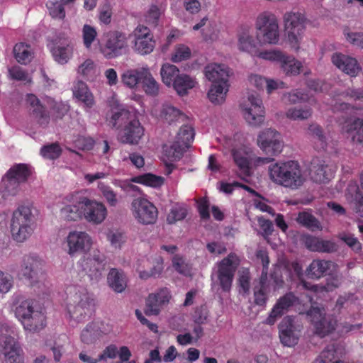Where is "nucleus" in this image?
<instances>
[{"label": "nucleus", "mask_w": 363, "mask_h": 363, "mask_svg": "<svg viewBox=\"0 0 363 363\" xmlns=\"http://www.w3.org/2000/svg\"><path fill=\"white\" fill-rule=\"evenodd\" d=\"M191 55L190 49L182 44L175 47L174 52L172 55L171 60L174 62H180L190 58Z\"/></svg>", "instance_id": "e2e57ef3"}, {"label": "nucleus", "mask_w": 363, "mask_h": 363, "mask_svg": "<svg viewBox=\"0 0 363 363\" xmlns=\"http://www.w3.org/2000/svg\"><path fill=\"white\" fill-rule=\"evenodd\" d=\"M9 74L13 79L26 82V83L32 82L31 78L28 76V73L18 66H14L9 69Z\"/></svg>", "instance_id": "338daca9"}, {"label": "nucleus", "mask_w": 363, "mask_h": 363, "mask_svg": "<svg viewBox=\"0 0 363 363\" xmlns=\"http://www.w3.org/2000/svg\"><path fill=\"white\" fill-rule=\"evenodd\" d=\"M240 264V259L233 253L229 254L217 264L216 276L217 281L225 292L230 291L235 273Z\"/></svg>", "instance_id": "39448f33"}, {"label": "nucleus", "mask_w": 363, "mask_h": 363, "mask_svg": "<svg viewBox=\"0 0 363 363\" xmlns=\"http://www.w3.org/2000/svg\"><path fill=\"white\" fill-rule=\"evenodd\" d=\"M21 184L4 175L0 183V194L4 199L15 196L19 192Z\"/></svg>", "instance_id": "72a5a7b5"}, {"label": "nucleus", "mask_w": 363, "mask_h": 363, "mask_svg": "<svg viewBox=\"0 0 363 363\" xmlns=\"http://www.w3.org/2000/svg\"><path fill=\"white\" fill-rule=\"evenodd\" d=\"M144 134V128L141 125L138 117L122 129L119 139L122 143L136 145Z\"/></svg>", "instance_id": "a211bd4d"}, {"label": "nucleus", "mask_w": 363, "mask_h": 363, "mask_svg": "<svg viewBox=\"0 0 363 363\" xmlns=\"http://www.w3.org/2000/svg\"><path fill=\"white\" fill-rule=\"evenodd\" d=\"M35 227V216L30 205L20 206L13 213L11 232L13 238L23 242L33 233Z\"/></svg>", "instance_id": "f257e3e1"}, {"label": "nucleus", "mask_w": 363, "mask_h": 363, "mask_svg": "<svg viewBox=\"0 0 363 363\" xmlns=\"http://www.w3.org/2000/svg\"><path fill=\"white\" fill-rule=\"evenodd\" d=\"M307 314L318 335L324 337L335 330L336 320L332 316L326 315L323 308L312 306Z\"/></svg>", "instance_id": "6e6552de"}, {"label": "nucleus", "mask_w": 363, "mask_h": 363, "mask_svg": "<svg viewBox=\"0 0 363 363\" xmlns=\"http://www.w3.org/2000/svg\"><path fill=\"white\" fill-rule=\"evenodd\" d=\"M274 63L279 64L286 73L298 74L301 72V62L276 50H274Z\"/></svg>", "instance_id": "a878e982"}, {"label": "nucleus", "mask_w": 363, "mask_h": 363, "mask_svg": "<svg viewBox=\"0 0 363 363\" xmlns=\"http://www.w3.org/2000/svg\"><path fill=\"white\" fill-rule=\"evenodd\" d=\"M145 67L125 71L121 76L123 83L130 88L135 87L139 82H141L143 70Z\"/></svg>", "instance_id": "09e8293b"}, {"label": "nucleus", "mask_w": 363, "mask_h": 363, "mask_svg": "<svg viewBox=\"0 0 363 363\" xmlns=\"http://www.w3.org/2000/svg\"><path fill=\"white\" fill-rule=\"evenodd\" d=\"M34 302L32 300H24L21 301L15 308V315L16 318L21 322L28 319L33 312L35 310L33 307Z\"/></svg>", "instance_id": "de8ad7c7"}, {"label": "nucleus", "mask_w": 363, "mask_h": 363, "mask_svg": "<svg viewBox=\"0 0 363 363\" xmlns=\"http://www.w3.org/2000/svg\"><path fill=\"white\" fill-rule=\"evenodd\" d=\"M333 64L344 73L354 77L359 74L362 67L356 58L340 52H335L331 57Z\"/></svg>", "instance_id": "f3484780"}, {"label": "nucleus", "mask_w": 363, "mask_h": 363, "mask_svg": "<svg viewBox=\"0 0 363 363\" xmlns=\"http://www.w3.org/2000/svg\"><path fill=\"white\" fill-rule=\"evenodd\" d=\"M67 301L72 305L87 306L93 309L94 307V301L91 295L81 286H73L67 289Z\"/></svg>", "instance_id": "6ab92c4d"}, {"label": "nucleus", "mask_w": 363, "mask_h": 363, "mask_svg": "<svg viewBox=\"0 0 363 363\" xmlns=\"http://www.w3.org/2000/svg\"><path fill=\"white\" fill-rule=\"evenodd\" d=\"M257 38L260 45L272 43V14L264 11L259 14L256 21Z\"/></svg>", "instance_id": "2eb2a0df"}, {"label": "nucleus", "mask_w": 363, "mask_h": 363, "mask_svg": "<svg viewBox=\"0 0 363 363\" xmlns=\"http://www.w3.org/2000/svg\"><path fill=\"white\" fill-rule=\"evenodd\" d=\"M141 83L147 94L155 96L159 91V84L154 79L148 68L145 67V70L141 72Z\"/></svg>", "instance_id": "c03bdc74"}, {"label": "nucleus", "mask_w": 363, "mask_h": 363, "mask_svg": "<svg viewBox=\"0 0 363 363\" xmlns=\"http://www.w3.org/2000/svg\"><path fill=\"white\" fill-rule=\"evenodd\" d=\"M101 331L99 327L94 323L87 325L86 328L82 330L81 335L82 341L86 344L94 342L100 335Z\"/></svg>", "instance_id": "6e6d98bb"}, {"label": "nucleus", "mask_w": 363, "mask_h": 363, "mask_svg": "<svg viewBox=\"0 0 363 363\" xmlns=\"http://www.w3.org/2000/svg\"><path fill=\"white\" fill-rule=\"evenodd\" d=\"M45 320V315L36 310L28 317V319L24 320L22 324L26 330L38 332L44 328Z\"/></svg>", "instance_id": "c9c22d12"}, {"label": "nucleus", "mask_w": 363, "mask_h": 363, "mask_svg": "<svg viewBox=\"0 0 363 363\" xmlns=\"http://www.w3.org/2000/svg\"><path fill=\"white\" fill-rule=\"evenodd\" d=\"M335 167L329 165L325 161L313 162L311 169V177L314 182L317 183H325L329 181L334 175Z\"/></svg>", "instance_id": "393cba45"}, {"label": "nucleus", "mask_w": 363, "mask_h": 363, "mask_svg": "<svg viewBox=\"0 0 363 363\" xmlns=\"http://www.w3.org/2000/svg\"><path fill=\"white\" fill-rule=\"evenodd\" d=\"M334 267V263L330 261L313 260L307 269V274L312 279H319Z\"/></svg>", "instance_id": "7c9ffc66"}, {"label": "nucleus", "mask_w": 363, "mask_h": 363, "mask_svg": "<svg viewBox=\"0 0 363 363\" xmlns=\"http://www.w3.org/2000/svg\"><path fill=\"white\" fill-rule=\"evenodd\" d=\"M232 155L235 163L238 167L241 173L245 176H249L250 172V162L247 153L242 150H233L232 151Z\"/></svg>", "instance_id": "79ce46f5"}, {"label": "nucleus", "mask_w": 363, "mask_h": 363, "mask_svg": "<svg viewBox=\"0 0 363 363\" xmlns=\"http://www.w3.org/2000/svg\"><path fill=\"white\" fill-rule=\"evenodd\" d=\"M196 84V82L194 78L188 74L182 73L174 81L172 86L179 95L184 96L188 93L189 89H193Z\"/></svg>", "instance_id": "e433bc0d"}, {"label": "nucleus", "mask_w": 363, "mask_h": 363, "mask_svg": "<svg viewBox=\"0 0 363 363\" xmlns=\"http://www.w3.org/2000/svg\"><path fill=\"white\" fill-rule=\"evenodd\" d=\"M205 76L213 84H228V68L225 65L211 64L205 67Z\"/></svg>", "instance_id": "b1692460"}, {"label": "nucleus", "mask_w": 363, "mask_h": 363, "mask_svg": "<svg viewBox=\"0 0 363 363\" xmlns=\"http://www.w3.org/2000/svg\"><path fill=\"white\" fill-rule=\"evenodd\" d=\"M194 131L189 125H184L180 128L175 140L170 147L172 151V157L179 159L183 153L189 147L190 143L194 140Z\"/></svg>", "instance_id": "f8f14e48"}, {"label": "nucleus", "mask_w": 363, "mask_h": 363, "mask_svg": "<svg viewBox=\"0 0 363 363\" xmlns=\"http://www.w3.org/2000/svg\"><path fill=\"white\" fill-rule=\"evenodd\" d=\"M127 47V38L125 33L119 31H111L107 34V40L101 51L108 59L121 55Z\"/></svg>", "instance_id": "9d476101"}, {"label": "nucleus", "mask_w": 363, "mask_h": 363, "mask_svg": "<svg viewBox=\"0 0 363 363\" xmlns=\"http://www.w3.org/2000/svg\"><path fill=\"white\" fill-rule=\"evenodd\" d=\"M107 209L101 202L93 201L88 199L84 208L85 218L94 223H101L106 217Z\"/></svg>", "instance_id": "5701e85b"}, {"label": "nucleus", "mask_w": 363, "mask_h": 363, "mask_svg": "<svg viewBox=\"0 0 363 363\" xmlns=\"http://www.w3.org/2000/svg\"><path fill=\"white\" fill-rule=\"evenodd\" d=\"M46 6L52 17L59 19H63L65 17L64 4L61 1H48Z\"/></svg>", "instance_id": "bf43d9fd"}, {"label": "nucleus", "mask_w": 363, "mask_h": 363, "mask_svg": "<svg viewBox=\"0 0 363 363\" xmlns=\"http://www.w3.org/2000/svg\"><path fill=\"white\" fill-rule=\"evenodd\" d=\"M68 247L67 253L73 257L89 250L91 245V240L89 235L80 231H72L67 237Z\"/></svg>", "instance_id": "ddd939ff"}, {"label": "nucleus", "mask_w": 363, "mask_h": 363, "mask_svg": "<svg viewBox=\"0 0 363 363\" xmlns=\"http://www.w3.org/2000/svg\"><path fill=\"white\" fill-rule=\"evenodd\" d=\"M73 94L76 99L82 101L86 107L91 108L93 106L94 104L93 95L84 82L79 81L74 84Z\"/></svg>", "instance_id": "2f4dec72"}, {"label": "nucleus", "mask_w": 363, "mask_h": 363, "mask_svg": "<svg viewBox=\"0 0 363 363\" xmlns=\"http://www.w3.org/2000/svg\"><path fill=\"white\" fill-rule=\"evenodd\" d=\"M238 48L242 51L252 52L255 50V42L247 31H244L238 37Z\"/></svg>", "instance_id": "5fc2aeb1"}, {"label": "nucleus", "mask_w": 363, "mask_h": 363, "mask_svg": "<svg viewBox=\"0 0 363 363\" xmlns=\"http://www.w3.org/2000/svg\"><path fill=\"white\" fill-rule=\"evenodd\" d=\"M97 36L96 29L90 25L85 24L82 28V37L84 45L89 48Z\"/></svg>", "instance_id": "69168bd1"}, {"label": "nucleus", "mask_w": 363, "mask_h": 363, "mask_svg": "<svg viewBox=\"0 0 363 363\" xmlns=\"http://www.w3.org/2000/svg\"><path fill=\"white\" fill-rule=\"evenodd\" d=\"M340 284V282L337 277H332L328 279L325 286L313 285L306 281L302 282V286L304 289L313 292L318 298L321 297L324 293L334 290L338 287Z\"/></svg>", "instance_id": "f704fd0d"}, {"label": "nucleus", "mask_w": 363, "mask_h": 363, "mask_svg": "<svg viewBox=\"0 0 363 363\" xmlns=\"http://www.w3.org/2000/svg\"><path fill=\"white\" fill-rule=\"evenodd\" d=\"M346 197L347 201L355 204L357 213L359 216L363 218L359 211V208H363V196L359 191L357 182H351L348 185Z\"/></svg>", "instance_id": "58836bf2"}, {"label": "nucleus", "mask_w": 363, "mask_h": 363, "mask_svg": "<svg viewBox=\"0 0 363 363\" xmlns=\"http://www.w3.org/2000/svg\"><path fill=\"white\" fill-rule=\"evenodd\" d=\"M274 180L284 186L296 188L303 183L304 179L298 163L289 161L274 165Z\"/></svg>", "instance_id": "f03ea898"}, {"label": "nucleus", "mask_w": 363, "mask_h": 363, "mask_svg": "<svg viewBox=\"0 0 363 363\" xmlns=\"http://www.w3.org/2000/svg\"><path fill=\"white\" fill-rule=\"evenodd\" d=\"M132 182L157 188L163 184L164 178L153 174L147 173L133 178Z\"/></svg>", "instance_id": "8fccbe9b"}, {"label": "nucleus", "mask_w": 363, "mask_h": 363, "mask_svg": "<svg viewBox=\"0 0 363 363\" xmlns=\"http://www.w3.org/2000/svg\"><path fill=\"white\" fill-rule=\"evenodd\" d=\"M62 153V149L59 144L51 143L44 145L40 150L41 155L46 159L55 160L58 158Z\"/></svg>", "instance_id": "052dcab7"}, {"label": "nucleus", "mask_w": 363, "mask_h": 363, "mask_svg": "<svg viewBox=\"0 0 363 363\" xmlns=\"http://www.w3.org/2000/svg\"><path fill=\"white\" fill-rule=\"evenodd\" d=\"M13 331L7 324L0 326V352L4 356L5 360L15 361L13 357L18 358L21 347L13 337Z\"/></svg>", "instance_id": "1a4fd4ad"}, {"label": "nucleus", "mask_w": 363, "mask_h": 363, "mask_svg": "<svg viewBox=\"0 0 363 363\" xmlns=\"http://www.w3.org/2000/svg\"><path fill=\"white\" fill-rule=\"evenodd\" d=\"M67 310L71 318L78 323L84 321L86 317H90L94 311L93 308L87 306L72 305L69 303H67Z\"/></svg>", "instance_id": "a18cd8bd"}, {"label": "nucleus", "mask_w": 363, "mask_h": 363, "mask_svg": "<svg viewBox=\"0 0 363 363\" xmlns=\"http://www.w3.org/2000/svg\"><path fill=\"white\" fill-rule=\"evenodd\" d=\"M308 133L313 138L315 147L318 150H326L328 143L326 138L323 134L320 127L316 124H312L308 128Z\"/></svg>", "instance_id": "49530a36"}, {"label": "nucleus", "mask_w": 363, "mask_h": 363, "mask_svg": "<svg viewBox=\"0 0 363 363\" xmlns=\"http://www.w3.org/2000/svg\"><path fill=\"white\" fill-rule=\"evenodd\" d=\"M284 31L291 47L298 50L306 29V18L300 12H287L284 16Z\"/></svg>", "instance_id": "7ed1b4c3"}, {"label": "nucleus", "mask_w": 363, "mask_h": 363, "mask_svg": "<svg viewBox=\"0 0 363 363\" xmlns=\"http://www.w3.org/2000/svg\"><path fill=\"white\" fill-rule=\"evenodd\" d=\"M98 188L108 204L111 207H115L118 203L117 194L112 188L103 182H99Z\"/></svg>", "instance_id": "864d4df0"}, {"label": "nucleus", "mask_w": 363, "mask_h": 363, "mask_svg": "<svg viewBox=\"0 0 363 363\" xmlns=\"http://www.w3.org/2000/svg\"><path fill=\"white\" fill-rule=\"evenodd\" d=\"M250 83L259 90H263L265 87L267 93L272 92V79H267L261 75L252 74L249 76Z\"/></svg>", "instance_id": "603ef678"}, {"label": "nucleus", "mask_w": 363, "mask_h": 363, "mask_svg": "<svg viewBox=\"0 0 363 363\" xmlns=\"http://www.w3.org/2000/svg\"><path fill=\"white\" fill-rule=\"evenodd\" d=\"M106 259L104 253L94 250L92 254L80 262L82 269L95 281H99L106 270Z\"/></svg>", "instance_id": "0eeeda50"}, {"label": "nucleus", "mask_w": 363, "mask_h": 363, "mask_svg": "<svg viewBox=\"0 0 363 363\" xmlns=\"http://www.w3.org/2000/svg\"><path fill=\"white\" fill-rule=\"evenodd\" d=\"M13 52L16 61L22 65H27L33 58V52L30 46L23 43L15 45Z\"/></svg>", "instance_id": "4c0bfd02"}, {"label": "nucleus", "mask_w": 363, "mask_h": 363, "mask_svg": "<svg viewBox=\"0 0 363 363\" xmlns=\"http://www.w3.org/2000/svg\"><path fill=\"white\" fill-rule=\"evenodd\" d=\"M342 131L347 133L354 143H363V119L348 120L342 126Z\"/></svg>", "instance_id": "bb28decb"}, {"label": "nucleus", "mask_w": 363, "mask_h": 363, "mask_svg": "<svg viewBox=\"0 0 363 363\" xmlns=\"http://www.w3.org/2000/svg\"><path fill=\"white\" fill-rule=\"evenodd\" d=\"M297 221L312 231L322 230L320 222L309 213H300L298 216Z\"/></svg>", "instance_id": "3c124183"}, {"label": "nucleus", "mask_w": 363, "mask_h": 363, "mask_svg": "<svg viewBox=\"0 0 363 363\" xmlns=\"http://www.w3.org/2000/svg\"><path fill=\"white\" fill-rule=\"evenodd\" d=\"M88 199L80 196L74 203L66 205L60 210L62 218L67 220H77L84 216V208Z\"/></svg>", "instance_id": "4be33fe9"}, {"label": "nucleus", "mask_w": 363, "mask_h": 363, "mask_svg": "<svg viewBox=\"0 0 363 363\" xmlns=\"http://www.w3.org/2000/svg\"><path fill=\"white\" fill-rule=\"evenodd\" d=\"M242 114L247 123L252 127H259L265 120L262 101L257 94H250L241 104Z\"/></svg>", "instance_id": "20e7f679"}, {"label": "nucleus", "mask_w": 363, "mask_h": 363, "mask_svg": "<svg viewBox=\"0 0 363 363\" xmlns=\"http://www.w3.org/2000/svg\"><path fill=\"white\" fill-rule=\"evenodd\" d=\"M26 101L29 105L30 115L37 120L42 127H46L50 122L49 113L34 94H28Z\"/></svg>", "instance_id": "aec40b11"}, {"label": "nucleus", "mask_w": 363, "mask_h": 363, "mask_svg": "<svg viewBox=\"0 0 363 363\" xmlns=\"http://www.w3.org/2000/svg\"><path fill=\"white\" fill-rule=\"evenodd\" d=\"M161 306L155 296L150 294L145 301V313L148 316L157 315L160 313Z\"/></svg>", "instance_id": "0e129e2a"}, {"label": "nucleus", "mask_w": 363, "mask_h": 363, "mask_svg": "<svg viewBox=\"0 0 363 363\" xmlns=\"http://www.w3.org/2000/svg\"><path fill=\"white\" fill-rule=\"evenodd\" d=\"M272 144V130L270 128L262 131L257 138V145L264 152L271 150Z\"/></svg>", "instance_id": "13d9d810"}, {"label": "nucleus", "mask_w": 363, "mask_h": 363, "mask_svg": "<svg viewBox=\"0 0 363 363\" xmlns=\"http://www.w3.org/2000/svg\"><path fill=\"white\" fill-rule=\"evenodd\" d=\"M180 74L177 66L169 63L164 64L160 69L162 81L167 86H172Z\"/></svg>", "instance_id": "a19ab883"}, {"label": "nucleus", "mask_w": 363, "mask_h": 363, "mask_svg": "<svg viewBox=\"0 0 363 363\" xmlns=\"http://www.w3.org/2000/svg\"><path fill=\"white\" fill-rule=\"evenodd\" d=\"M279 337L281 342L288 347L297 343L298 335L292 318L286 317L281 321L279 325Z\"/></svg>", "instance_id": "412c9836"}, {"label": "nucleus", "mask_w": 363, "mask_h": 363, "mask_svg": "<svg viewBox=\"0 0 363 363\" xmlns=\"http://www.w3.org/2000/svg\"><path fill=\"white\" fill-rule=\"evenodd\" d=\"M135 50L140 55H147L153 51L155 42L147 27L138 26L134 30Z\"/></svg>", "instance_id": "dca6fc26"}, {"label": "nucleus", "mask_w": 363, "mask_h": 363, "mask_svg": "<svg viewBox=\"0 0 363 363\" xmlns=\"http://www.w3.org/2000/svg\"><path fill=\"white\" fill-rule=\"evenodd\" d=\"M187 214L186 208L184 206L177 204L174 206L167 217V221L169 224H174L177 221L183 220Z\"/></svg>", "instance_id": "4d7b16f0"}, {"label": "nucleus", "mask_w": 363, "mask_h": 363, "mask_svg": "<svg viewBox=\"0 0 363 363\" xmlns=\"http://www.w3.org/2000/svg\"><path fill=\"white\" fill-rule=\"evenodd\" d=\"M160 116L169 124L177 121H184L187 118L179 109L170 104H164L162 106Z\"/></svg>", "instance_id": "37998d69"}, {"label": "nucleus", "mask_w": 363, "mask_h": 363, "mask_svg": "<svg viewBox=\"0 0 363 363\" xmlns=\"http://www.w3.org/2000/svg\"><path fill=\"white\" fill-rule=\"evenodd\" d=\"M73 49L72 43L69 40H65L64 43H57L51 51L55 60L64 65L72 57Z\"/></svg>", "instance_id": "c85d7f7f"}, {"label": "nucleus", "mask_w": 363, "mask_h": 363, "mask_svg": "<svg viewBox=\"0 0 363 363\" xmlns=\"http://www.w3.org/2000/svg\"><path fill=\"white\" fill-rule=\"evenodd\" d=\"M31 174L30 167L26 164H16L13 165L6 173V176L11 177L19 184L25 183Z\"/></svg>", "instance_id": "473e14b6"}, {"label": "nucleus", "mask_w": 363, "mask_h": 363, "mask_svg": "<svg viewBox=\"0 0 363 363\" xmlns=\"http://www.w3.org/2000/svg\"><path fill=\"white\" fill-rule=\"evenodd\" d=\"M304 243L306 247L311 251L332 252L335 248L333 242L328 240H322L311 235L304 237Z\"/></svg>", "instance_id": "c756f323"}, {"label": "nucleus", "mask_w": 363, "mask_h": 363, "mask_svg": "<svg viewBox=\"0 0 363 363\" xmlns=\"http://www.w3.org/2000/svg\"><path fill=\"white\" fill-rule=\"evenodd\" d=\"M107 283L116 293H122L127 287V279L123 270L111 268L107 275Z\"/></svg>", "instance_id": "cd10ccee"}, {"label": "nucleus", "mask_w": 363, "mask_h": 363, "mask_svg": "<svg viewBox=\"0 0 363 363\" xmlns=\"http://www.w3.org/2000/svg\"><path fill=\"white\" fill-rule=\"evenodd\" d=\"M131 211L138 223L143 225L154 224L158 217L155 206L144 198H137L131 203Z\"/></svg>", "instance_id": "423d86ee"}, {"label": "nucleus", "mask_w": 363, "mask_h": 363, "mask_svg": "<svg viewBox=\"0 0 363 363\" xmlns=\"http://www.w3.org/2000/svg\"><path fill=\"white\" fill-rule=\"evenodd\" d=\"M344 35L347 42L363 48V33L350 32L348 29H345Z\"/></svg>", "instance_id": "774afa93"}, {"label": "nucleus", "mask_w": 363, "mask_h": 363, "mask_svg": "<svg viewBox=\"0 0 363 363\" xmlns=\"http://www.w3.org/2000/svg\"><path fill=\"white\" fill-rule=\"evenodd\" d=\"M296 301L297 298L293 294H286L282 298L279 299L275 307H274V314L275 313H280L282 311L287 309L291 306H293Z\"/></svg>", "instance_id": "680f3d73"}, {"label": "nucleus", "mask_w": 363, "mask_h": 363, "mask_svg": "<svg viewBox=\"0 0 363 363\" xmlns=\"http://www.w3.org/2000/svg\"><path fill=\"white\" fill-rule=\"evenodd\" d=\"M43 261L37 255H25L21 260L20 272L21 275L32 282L37 281L43 274Z\"/></svg>", "instance_id": "9b49d317"}, {"label": "nucleus", "mask_w": 363, "mask_h": 363, "mask_svg": "<svg viewBox=\"0 0 363 363\" xmlns=\"http://www.w3.org/2000/svg\"><path fill=\"white\" fill-rule=\"evenodd\" d=\"M135 118V113L125 108L123 105L112 106L106 116L108 125L116 128H123Z\"/></svg>", "instance_id": "4468645a"}, {"label": "nucleus", "mask_w": 363, "mask_h": 363, "mask_svg": "<svg viewBox=\"0 0 363 363\" xmlns=\"http://www.w3.org/2000/svg\"><path fill=\"white\" fill-rule=\"evenodd\" d=\"M228 86V84H212L208 92V98L213 104H222L225 99Z\"/></svg>", "instance_id": "ea45409f"}]
</instances>
